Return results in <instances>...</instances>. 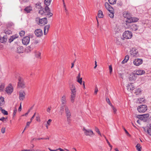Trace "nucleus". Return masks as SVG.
Returning a JSON list of instances; mask_svg holds the SVG:
<instances>
[{
	"label": "nucleus",
	"mask_w": 151,
	"mask_h": 151,
	"mask_svg": "<svg viewBox=\"0 0 151 151\" xmlns=\"http://www.w3.org/2000/svg\"><path fill=\"white\" fill-rule=\"evenodd\" d=\"M145 101V99L144 98H139L137 100V102L140 104L143 103Z\"/></svg>",
	"instance_id": "nucleus-28"
},
{
	"label": "nucleus",
	"mask_w": 151,
	"mask_h": 151,
	"mask_svg": "<svg viewBox=\"0 0 151 151\" xmlns=\"http://www.w3.org/2000/svg\"><path fill=\"white\" fill-rule=\"evenodd\" d=\"M6 35L4 36L3 37H0V42L2 43H4L6 42L7 40Z\"/></svg>",
	"instance_id": "nucleus-18"
},
{
	"label": "nucleus",
	"mask_w": 151,
	"mask_h": 151,
	"mask_svg": "<svg viewBox=\"0 0 151 151\" xmlns=\"http://www.w3.org/2000/svg\"><path fill=\"white\" fill-rule=\"evenodd\" d=\"M23 47L21 46H19L17 48V52L19 53H22L23 52Z\"/></svg>",
	"instance_id": "nucleus-20"
},
{
	"label": "nucleus",
	"mask_w": 151,
	"mask_h": 151,
	"mask_svg": "<svg viewBox=\"0 0 151 151\" xmlns=\"http://www.w3.org/2000/svg\"><path fill=\"white\" fill-rule=\"evenodd\" d=\"M110 4H114L116 3V0H108Z\"/></svg>",
	"instance_id": "nucleus-38"
},
{
	"label": "nucleus",
	"mask_w": 151,
	"mask_h": 151,
	"mask_svg": "<svg viewBox=\"0 0 151 151\" xmlns=\"http://www.w3.org/2000/svg\"><path fill=\"white\" fill-rule=\"evenodd\" d=\"M45 139V138H34L33 139V140H40V139Z\"/></svg>",
	"instance_id": "nucleus-51"
},
{
	"label": "nucleus",
	"mask_w": 151,
	"mask_h": 151,
	"mask_svg": "<svg viewBox=\"0 0 151 151\" xmlns=\"http://www.w3.org/2000/svg\"><path fill=\"white\" fill-rule=\"evenodd\" d=\"M17 111V109L16 108H15L14 110V112L13 113V117H14L16 115Z\"/></svg>",
	"instance_id": "nucleus-49"
},
{
	"label": "nucleus",
	"mask_w": 151,
	"mask_h": 151,
	"mask_svg": "<svg viewBox=\"0 0 151 151\" xmlns=\"http://www.w3.org/2000/svg\"><path fill=\"white\" fill-rule=\"evenodd\" d=\"M98 90L97 88V87H96L95 88V91H94V94H96L97 93V92H98Z\"/></svg>",
	"instance_id": "nucleus-55"
},
{
	"label": "nucleus",
	"mask_w": 151,
	"mask_h": 151,
	"mask_svg": "<svg viewBox=\"0 0 151 151\" xmlns=\"http://www.w3.org/2000/svg\"><path fill=\"white\" fill-rule=\"evenodd\" d=\"M72 87L70 88L71 90V94H74L76 95V90L75 87L72 85Z\"/></svg>",
	"instance_id": "nucleus-24"
},
{
	"label": "nucleus",
	"mask_w": 151,
	"mask_h": 151,
	"mask_svg": "<svg viewBox=\"0 0 151 151\" xmlns=\"http://www.w3.org/2000/svg\"><path fill=\"white\" fill-rule=\"evenodd\" d=\"M24 151H35L34 150H24Z\"/></svg>",
	"instance_id": "nucleus-64"
},
{
	"label": "nucleus",
	"mask_w": 151,
	"mask_h": 151,
	"mask_svg": "<svg viewBox=\"0 0 151 151\" xmlns=\"http://www.w3.org/2000/svg\"><path fill=\"white\" fill-rule=\"evenodd\" d=\"M109 11L110 13L109 14V16L111 18H113L114 16V14L113 13L112 10H109Z\"/></svg>",
	"instance_id": "nucleus-29"
},
{
	"label": "nucleus",
	"mask_w": 151,
	"mask_h": 151,
	"mask_svg": "<svg viewBox=\"0 0 151 151\" xmlns=\"http://www.w3.org/2000/svg\"><path fill=\"white\" fill-rule=\"evenodd\" d=\"M40 9L39 10L38 13L41 15H42L44 13V11H43V8Z\"/></svg>",
	"instance_id": "nucleus-36"
},
{
	"label": "nucleus",
	"mask_w": 151,
	"mask_h": 151,
	"mask_svg": "<svg viewBox=\"0 0 151 151\" xmlns=\"http://www.w3.org/2000/svg\"><path fill=\"white\" fill-rule=\"evenodd\" d=\"M67 99L65 95H63L61 98V105L66 106L65 105L67 103Z\"/></svg>",
	"instance_id": "nucleus-13"
},
{
	"label": "nucleus",
	"mask_w": 151,
	"mask_h": 151,
	"mask_svg": "<svg viewBox=\"0 0 151 151\" xmlns=\"http://www.w3.org/2000/svg\"><path fill=\"white\" fill-rule=\"evenodd\" d=\"M135 73H132L130 74L129 76V79L130 81H134L136 78Z\"/></svg>",
	"instance_id": "nucleus-16"
},
{
	"label": "nucleus",
	"mask_w": 151,
	"mask_h": 151,
	"mask_svg": "<svg viewBox=\"0 0 151 151\" xmlns=\"http://www.w3.org/2000/svg\"><path fill=\"white\" fill-rule=\"evenodd\" d=\"M129 59V56L128 55H127L126 56L125 59V60L128 61Z\"/></svg>",
	"instance_id": "nucleus-58"
},
{
	"label": "nucleus",
	"mask_w": 151,
	"mask_h": 151,
	"mask_svg": "<svg viewBox=\"0 0 151 151\" xmlns=\"http://www.w3.org/2000/svg\"><path fill=\"white\" fill-rule=\"evenodd\" d=\"M26 93L24 91H21L19 92V99L23 101L25 98Z\"/></svg>",
	"instance_id": "nucleus-10"
},
{
	"label": "nucleus",
	"mask_w": 151,
	"mask_h": 151,
	"mask_svg": "<svg viewBox=\"0 0 151 151\" xmlns=\"http://www.w3.org/2000/svg\"><path fill=\"white\" fill-rule=\"evenodd\" d=\"M76 96V94H71L70 99V101L72 103H73L74 102Z\"/></svg>",
	"instance_id": "nucleus-25"
},
{
	"label": "nucleus",
	"mask_w": 151,
	"mask_h": 151,
	"mask_svg": "<svg viewBox=\"0 0 151 151\" xmlns=\"http://www.w3.org/2000/svg\"><path fill=\"white\" fill-rule=\"evenodd\" d=\"M45 11L47 12H48L50 11V9L48 7V6H46L45 9Z\"/></svg>",
	"instance_id": "nucleus-48"
},
{
	"label": "nucleus",
	"mask_w": 151,
	"mask_h": 151,
	"mask_svg": "<svg viewBox=\"0 0 151 151\" xmlns=\"http://www.w3.org/2000/svg\"><path fill=\"white\" fill-rule=\"evenodd\" d=\"M25 33V31L23 30L21 31L19 33V35L21 37L23 36L24 35Z\"/></svg>",
	"instance_id": "nucleus-41"
},
{
	"label": "nucleus",
	"mask_w": 151,
	"mask_h": 151,
	"mask_svg": "<svg viewBox=\"0 0 151 151\" xmlns=\"http://www.w3.org/2000/svg\"><path fill=\"white\" fill-rule=\"evenodd\" d=\"M65 110L68 120H69L71 116V113L67 106H65Z\"/></svg>",
	"instance_id": "nucleus-6"
},
{
	"label": "nucleus",
	"mask_w": 151,
	"mask_h": 151,
	"mask_svg": "<svg viewBox=\"0 0 151 151\" xmlns=\"http://www.w3.org/2000/svg\"><path fill=\"white\" fill-rule=\"evenodd\" d=\"M21 109H22V106H21V103L20 106L18 110V111H21Z\"/></svg>",
	"instance_id": "nucleus-61"
},
{
	"label": "nucleus",
	"mask_w": 151,
	"mask_h": 151,
	"mask_svg": "<svg viewBox=\"0 0 151 151\" xmlns=\"http://www.w3.org/2000/svg\"><path fill=\"white\" fill-rule=\"evenodd\" d=\"M35 6L36 7L39 9L42 8L41 5V4L40 3L36 4H35Z\"/></svg>",
	"instance_id": "nucleus-35"
},
{
	"label": "nucleus",
	"mask_w": 151,
	"mask_h": 151,
	"mask_svg": "<svg viewBox=\"0 0 151 151\" xmlns=\"http://www.w3.org/2000/svg\"><path fill=\"white\" fill-rule=\"evenodd\" d=\"M30 40V37L29 36H26L24 37L22 40L23 44L25 45H27L29 42Z\"/></svg>",
	"instance_id": "nucleus-8"
},
{
	"label": "nucleus",
	"mask_w": 151,
	"mask_h": 151,
	"mask_svg": "<svg viewBox=\"0 0 151 151\" xmlns=\"http://www.w3.org/2000/svg\"><path fill=\"white\" fill-rule=\"evenodd\" d=\"M109 73L111 74V73L112 71V68L111 66V65H110L109 67Z\"/></svg>",
	"instance_id": "nucleus-47"
},
{
	"label": "nucleus",
	"mask_w": 151,
	"mask_h": 151,
	"mask_svg": "<svg viewBox=\"0 0 151 151\" xmlns=\"http://www.w3.org/2000/svg\"><path fill=\"white\" fill-rule=\"evenodd\" d=\"M147 132L151 136V129H149L147 130Z\"/></svg>",
	"instance_id": "nucleus-63"
},
{
	"label": "nucleus",
	"mask_w": 151,
	"mask_h": 151,
	"mask_svg": "<svg viewBox=\"0 0 151 151\" xmlns=\"http://www.w3.org/2000/svg\"><path fill=\"white\" fill-rule=\"evenodd\" d=\"M123 36L124 38L126 39H130L132 37V34L131 32L126 31L123 33Z\"/></svg>",
	"instance_id": "nucleus-4"
},
{
	"label": "nucleus",
	"mask_w": 151,
	"mask_h": 151,
	"mask_svg": "<svg viewBox=\"0 0 151 151\" xmlns=\"http://www.w3.org/2000/svg\"><path fill=\"white\" fill-rule=\"evenodd\" d=\"M147 107L146 105H142L138 106L137 110L139 113H144L147 110Z\"/></svg>",
	"instance_id": "nucleus-3"
},
{
	"label": "nucleus",
	"mask_w": 151,
	"mask_h": 151,
	"mask_svg": "<svg viewBox=\"0 0 151 151\" xmlns=\"http://www.w3.org/2000/svg\"><path fill=\"white\" fill-rule=\"evenodd\" d=\"M4 32L6 34L9 35L12 34V32L10 30H5L4 31Z\"/></svg>",
	"instance_id": "nucleus-44"
},
{
	"label": "nucleus",
	"mask_w": 151,
	"mask_h": 151,
	"mask_svg": "<svg viewBox=\"0 0 151 151\" xmlns=\"http://www.w3.org/2000/svg\"><path fill=\"white\" fill-rule=\"evenodd\" d=\"M52 122V120L51 119H49L48 121L47 122V124L48 125H50V122Z\"/></svg>",
	"instance_id": "nucleus-56"
},
{
	"label": "nucleus",
	"mask_w": 151,
	"mask_h": 151,
	"mask_svg": "<svg viewBox=\"0 0 151 151\" xmlns=\"http://www.w3.org/2000/svg\"><path fill=\"white\" fill-rule=\"evenodd\" d=\"M50 27L49 25H47L44 27V34L46 35Z\"/></svg>",
	"instance_id": "nucleus-21"
},
{
	"label": "nucleus",
	"mask_w": 151,
	"mask_h": 151,
	"mask_svg": "<svg viewBox=\"0 0 151 151\" xmlns=\"http://www.w3.org/2000/svg\"><path fill=\"white\" fill-rule=\"evenodd\" d=\"M95 130L96 132L98 133L101 136V134L99 130V129L96 127H95Z\"/></svg>",
	"instance_id": "nucleus-32"
},
{
	"label": "nucleus",
	"mask_w": 151,
	"mask_h": 151,
	"mask_svg": "<svg viewBox=\"0 0 151 151\" xmlns=\"http://www.w3.org/2000/svg\"><path fill=\"white\" fill-rule=\"evenodd\" d=\"M32 122L31 121L30 122H27V123L26 127H29L30 124V123Z\"/></svg>",
	"instance_id": "nucleus-60"
},
{
	"label": "nucleus",
	"mask_w": 151,
	"mask_h": 151,
	"mask_svg": "<svg viewBox=\"0 0 151 151\" xmlns=\"http://www.w3.org/2000/svg\"><path fill=\"white\" fill-rule=\"evenodd\" d=\"M5 104V101H4V98L2 97H1L0 98V105L1 106Z\"/></svg>",
	"instance_id": "nucleus-26"
},
{
	"label": "nucleus",
	"mask_w": 151,
	"mask_h": 151,
	"mask_svg": "<svg viewBox=\"0 0 151 151\" xmlns=\"http://www.w3.org/2000/svg\"><path fill=\"white\" fill-rule=\"evenodd\" d=\"M13 88L11 85H9L6 88V91L8 94H10L13 92Z\"/></svg>",
	"instance_id": "nucleus-14"
},
{
	"label": "nucleus",
	"mask_w": 151,
	"mask_h": 151,
	"mask_svg": "<svg viewBox=\"0 0 151 151\" xmlns=\"http://www.w3.org/2000/svg\"><path fill=\"white\" fill-rule=\"evenodd\" d=\"M31 48L29 46L27 47L26 48V50H27L28 51H31Z\"/></svg>",
	"instance_id": "nucleus-54"
},
{
	"label": "nucleus",
	"mask_w": 151,
	"mask_h": 151,
	"mask_svg": "<svg viewBox=\"0 0 151 151\" xmlns=\"http://www.w3.org/2000/svg\"><path fill=\"white\" fill-rule=\"evenodd\" d=\"M83 130L86 136H88L90 137H92L94 135V133L91 130L87 129L85 127H83Z\"/></svg>",
	"instance_id": "nucleus-2"
},
{
	"label": "nucleus",
	"mask_w": 151,
	"mask_h": 151,
	"mask_svg": "<svg viewBox=\"0 0 151 151\" xmlns=\"http://www.w3.org/2000/svg\"><path fill=\"white\" fill-rule=\"evenodd\" d=\"M135 73V74L137 75H142L145 73V71L144 70H138L136 71Z\"/></svg>",
	"instance_id": "nucleus-19"
},
{
	"label": "nucleus",
	"mask_w": 151,
	"mask_h": 151,
	"mask_svg": "<svg viewBox=\"0 0 151 151\" xmlns=\"http://www.w3.org/2000/svg\"><path fill=\"white\" fill-rule=\"evenodd\" d=\"M149 116L148 114H144L143 115H138L137 117L144 122H146L147 120V119Z\"/></svg>",
	"instance_id": "nucleus-5"
},
{
	"label": "nucleus",
	"mask_w": 151,
	"mask_h": 151,
	"mask_svg": "<svg viewBox=\"0 0 151 151\" xmlns=\"http://www.w3.org/2000/svg\"><path fill=\"white\" fill-rule=\"evenodd\" d=\"M32 10V7L30 6H27L24 9V10L27 13H29Z\"/></svg>",
	"instance_id": "nucleus-22"
},
{
	"label": "nucleus",
	"mask_w": 151,
	"mask_h": 151,
	"mask_svg": "<svg viewBox=\"0 0 151 151\" xmlns=\"http://www.w3.org/2000/svg\"><path fill=\"white\" fill-rule=\"evenodd\" d=\"M18 87L22 88H25V84L23 79L21 77H19L18 78Z\"/></svg>",
	"instance_id": "nucleus-7"
},
{
	"label": "nucleus",
	"mask_w": 151,
	"mask_h": 151,
	"mask_svg": "<svg viewBox=\"0 0 151 151\" xmlns=\"http://www.w3.org/2000/svg\"><path fill=\"white\" fill-rule=\"evenodd\" d=\"M82 78H81L78 79L77 80V81L81 85H82Z\"/></svg>",
	"instance_id": "nucleus-42"
},
{
	"label": "nucleus",
	"mask_w": 151,
	"mask_h": 151,
	"mask_svg": "<svg viewBox=\"0 0 151 151\" xmlns=\"http://www.w3.org/2000/svg\"><path fill=\"white\" fill-rule=\"evenodd\" d=\"M141 90L139 88H138L136 89L135 91V93L136 95H138L141 92Z\"/></svg>",
	"instance_id": "nucleus-34"
},
{
	"label": "nucleus",
	"mask_w": 151,
	"mask_h": 151,
	"mask_svg": "<svg viewBox=\"0 0 151 151\" xmlns=\"http://www.w3.org/2000/svg\"><path fill=\"white\" fill-rule=\"evenodd\" d=\"M111 106L112 108V110L113 111L114 113L115 114H116L117 111V109L113 106Z\"/></svg>",
	"instance_id": "nucleus-46"
},
{
	"label": "nucleus",
	"mask_w": 151,
	"mask_h": 151,
	"mask_svg": "<svg viewBox=\"0 0 151 151\" xmlns=\"http://www.w3.org/2000/svg\"><path fill=\"white\" fill-rule=\"evenodd\" d=\"M98 16L99 18H102L104 17L102 12L100 10L98 11Z\"/></svg>",
	"instance_id": "nucleus-23"
},
{
	"label": "nucleus",
	"mask_w": 151,
	"mask_h": 151,
	"mask_svg": "<svg viewBox=\"0 0 151 151\" xmlns=\"http://www.w3.org/2000/svg\"><path fill=\"white\" fill-rule=\"evenodd\" d=\"M131 55L133 57H136L137 55L138 52L137 50L132 49L130 52Z\"/></svg>",
	"instance_id": "nucleus-15"
},
{
	"label": "nucleus",
	"mask_w": 151,
	"mask_h": 151,
	"mask_svg": "<svg viewBox=\"0 0 151 151\" xmlns=\"http://www.w3.org/2000/svg\"><path fill=\"white\" fill-rule=\"evenodd\" d=\"M81 78V74H80V73H79L78 75V76H77V77H76V79H77H77H79L80 78Z\"/></svg>",
	"instance_id": "nucleus-57"
},
{
	"label": "nucleus",
	"mask_w": 151,
	"mask_h": 151,
	"mask_svg": "<svg viewBox=\"0 0 151 151\" xmlns=\"http://www.w3.org/2000/svg\"><path fill=\"white\" fill-rule=\"evenodd\" d=\"M1 112L5 115H7L8 114L7 111L4 109H2L1 110Z\"/></svg>",
	"instance_id": "nucleus-43"
},
{
	"label": "nucleus",
	"mask_w": 151,
	"mask_h": 151,
	"mask_svg": "<svg viewBox=\"0 0 151 151\" xmlns=\"http://www.w3.org/2000/svg\"><path fill=\"white\" fill-rule=\"evenodd\" d=\"M47 23V20L46 18H44L41 19H39L38 24L43 26Z\"/></svg>",
	"instance_id": "nucleus-9"
},
{
	"label": "nucleus",
	"mask_w": 151,
	"mask_h": 151,
	"mask_svg": "<svg viewBox=\"0 0 151 151\" xmlns=\"http://www.w3.org/2000/svg\"><path fill=\"white\" fill-rule=\"evenodd\" d=\"M35 33L36 36L37 37H40L43 35L42 30L40 29H37L35 31Z\"/></svg>",
	"instance_id": "nucleus-12"
},
{
	"label": "nucleus",
	"mask_w": 151,
	"mask_h": 151,
	"mask_svg": "<svg viewBox=\"0 0 151 151\" xmlns=\"http://www.w3.org/2000/svg\"><path fill=\"white\" fill-rule=\"evenodd\" d=\"M47 16H48V17H50L52 15V14L51 13H49L47 14Z\"/></svg>",
	"instance_id": "nucleus-59"
},
{
	"label": "nucleus",
	"mask_w": 151,
	"mask_h": 151,
	"mask_svg": "<svg viewBox=\"0 0 151 151\" xmlns=\"http://www.w3.org/2000/svg\"><path fill=\"white\" fill-rule=\"evenodd\" d=\"M35 114H36V113H35V114H34L33 115V116L31 117V118L30 119V121H32V120L34 119V118L35 116Z\"/></svg>",
	"instance_id": "nucleus-62"
},
{
	"label": "nucleus",
	"mask_w": 151,
	"mask_h": 151,
	"mask_svg": "<svg viewBox=\"0 0 151 151\" xmlns=\"http://www.w3.org/2000/svg\"><path fill=\"white\" fill-rule=\"evenodd\" d=\"M41 53L39 52H37L35 54V56L36 58L40 59Z\"/></svg>",
	"instance_id": "nucleus-37"
},
{
	"label": "nucleus",
	"mask_w": 151,
	"mask_h": 151,
	"mask_svg": "<svg viewBox=\"0 0 151 151\" xmlns=\"http://www.w3.org/2000/svg\"><path fill=\"white\" fill-rule=\"evenodd\" d=\"M106 101L109 104V105H110L111 106H112V104H111V102L110 101L109 99L108 98H106Z\"/></svg>",
	"instance_id": "nucleus-50"
},
{
	"label": "nucleus",
	"mask_w": 151,
	"mask_h": 151,
	"mask_svg": "<svg viewBox=\"0 0 151 151\" xmlns=\"http://www.w3.org/2000/svg\"><path fill=\"white\" fill-rule=\"evenodd\" d=\"M51 1V0H45L44 3L46 6H48L50 5Z\"/></svg>",
	"instance_id": "nucleus-30"
},
{
	"label": "nucleus",
	"mask_w": 151,
	"mask_h": 151,
	"mask_svg": "<svg viewBox=\"0 0 151 151\" xmlns=\"http://www.w3.org/2000/svg\"><path fill=\"white\" fill-rule=\"evenodd\" d=\"M106 141L107 143L109 145V146L110 147H111V148H112V146L110 144V143L109 142L108 140L107 139H106Z\"/></svg>",
	"instance_id": "nucleus-53"
},
{
	"label": "nucleus",
	"mask_w": 151,
	"mask_h": 151,
	"mask_svg": "<svg viewBox=\"0 0 151 151\" xmlns=\"http://www.w3.org/2000/svg\"><path fill=\"white\" fill-rule=\"evenodd\" d=\"M129 23L126 22V23L124 24V26L126 28H129L130 27V25L129 24Z\"/></svg>",
	"instance_id": "nucleus-45"
},
{
	"label": "nucleus",
	"mask_w": 151,
	"mask_h": 151,
	"mask_svg": "<svg viewBox=\"0 0 151 151\" xmlns=\"http://www.w3.org/2000/svg\"><path fill=\"white\" fill-rule=\"evenodd\" d=\"M131 29L132 30L135 31L138 29V27L136 25L134 24L132 25Z\"/></svg>",
	"instance_id": "nucleus-27"
},
{
	"label": "nucleus",
	"mask_w": 151,
	"mask_h": 151,
	"mask_svg": "<svg viewBox=\"0 0 151 151\" xmlns=\"http://www.w3.org/2000/svg\"><path fill=\"white\" fill-rule=\"evenodd\" d=\"M5 131V128L4 127H2L1 129V132L2 133H4Z\"/></svg>",
	"instance_id": "nucleus-52"
},
{
	"label": "nucleus",
	"mask_w": 151,
	"mask_h": 151,
	"mask_svg": "<svg viewBox=\"0 0 151 151\" xmlns=\"http://www.w3.org/2000/svg\"><path fill=\"white\" fill-rule=\"evenodd\" d=\"M142 63V59L137 58L135 59L133 61L134 64L137 66H138L141 64Z\"/></svg>",
	"instance_id": "nucleus-11"
},
{
	"label": "nucleus",
	"mask_w": 151,
	"mask_h": 151,
	"mask_svg": "<svg viewBox=\"0 0 151 151\" xmlns=\"http://www.w3.org/2000/svg\"><path fill=\"white\" fill-rule=\"evenodd\" d=\"M105 6L106 8L108 10H110L109 9L110 8V6L108 4V3H105Z\"/></svg>",
	"instance_id": "nucleus-39"
},
{
	"label": "nucleus",
	"mask_w": 151,
	"mask_h": 151,
	"mask_svg": "<svg viewBox=\"0 0 151 151\" xmlns=\"http://www.w3.org/2000/svg\"><path fill=\"white\" fill-rule=\"evenodd\" d=\"M64 108H65L64 106L61 105V106L60 107V111L61 114H62L63 112L64 109Z\"/></svg>",
	"instance_id": "nucleus-33"
},
{
	"label": "nucleus",
	"mask_w": 151,
	"mask_h": 151,
	"mask_svg": "<svg viewBox=\"0 0 151 151\" xmlns=\"http://www.w3.org/2000/svg\"><path fill=\"white\" fill-rule=\"evenodd\" d=\"M123 16L124 17L127 19L126 20V22L127 23H131L136 22L139 20L138 18L132 17L131 14L128 12H124L123 13Z\"/></svg>",
	"instance_id": "nucleus-1"
},
{
	"label": "nucleus",
	"mask_w": 151,
	"mask_h": 151,
	"mask_svg": "<svg viewBox=\"0 0 151 151\" xmlns=\"http://www.w3.org/2000/svg\"><path fill=\"white\" fill-rule=\"evenodd\" d=\"M136 149L138 151H141V147L139 144H137L136 146Z\"/></svg>",
	"instance_id": "nucleus-31"
},
{
	"label": "nucleus",
	"mask_w": 151,
	"mask_h": 151,
	"mask_svg": "<svg viewBox=\"0 0 151 151\" xmlns=\"http://www.w3.org/2000/svg\"><path fill=\"white\" fill-rule=\"evenodd\" d=\"M134 89V87L132 84L130 83L127 86V89L129 91H133Z\"/></svg>",
	"instance_id": "nucleus-17"
},
{
	"label": "nucleus",
	"mask_w": 151,
	"mask_h": 151,
	"mask_svg": "<svg viewBox=\"0 0 151 151\" xmlns=\"http://www.w3.org/2000/svg\"><path fill=\"white\" fill-rule=\"evenodd\" d=\"M51 109L52 107L51 106H49L47 108L46 111L48 113H50Z\"/></svg>",
	"instance_id": "nucleus-40"
}]
</instances>
